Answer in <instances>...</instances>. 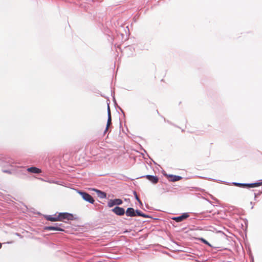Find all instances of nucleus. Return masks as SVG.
Wrapping results in <instances>:
<instances>
[{
	"label": "nucleus",
	"mask_w": 262,
	"mask_h": 262,
	"mask_svg": "<svg viewBox=\"0 0 262 262\" xmlns=\"http://www.w3.org/2000/svg\"><path fill=\"white\" fill-rule=\"evenodd\" d=\"M58 215L60 219L59 221H63L64 220L68 221L73 220V214L68 212L59 213Z\"/></svg>",
	"instance_id": "1"
},
{
	"label": "nucleus",
	"mask_w": 262,
	"mask_h": 262,
	"mask_svg": "<svg viewBox=\"0 0 262 262\" xmlns=\"http://www.w3.org/2000/svg\"><path fill=\"white\" fill-rule=\"evenodd\" d=\"M78 193L81 195L82 198L86 201L93 204L94 203V200L93 198V197L90 195L89 193L85 192H82V191H78Z\"/></svg>",
	"instance_id": "2"
},
{
	"label": "nucleus",
	"mask_w": 262,
	"mask_h": 262,
	"mask_svg": "<svg viewBox=\"0 0 262 262\" xmlns=\"http://www.w3.org/2000/svg\"><path fill=\"white\" fill-rule=\"evenodd\" d=\"M112 211L118 215H123L125 213L124 209L120 207H115Z\"/></svg>",
	"instance_id": "3"
},
{
	"label": "nucleus",
	"mask_w": 262,
	"mask_h": 262,
	"mask_svg": "<svg viewBox=\"0 0 262 262\" xmlns=\"http://www.w3.org/2000/svg\"><path fill=\"white\" fill-rule=\"evenodd\" d=\"M188 216H189V215L187 213H185L183 214L181 216L174 217L172 218V219L173 220L176 221L177 222H181L183 221V220H185L186 219H187V217H188Z\"/></svg>",
	"instance_id": "4"
},
{
	"label": "nucleus",
	"mask_w": 262,
	"mask_h": 262,
	"mask_svg": "<svg viewBox=\"0 0 262 262\" xmlns=\"http://www.w3.org/2000/svg\"><path fill=\"white\" fill-rule=\"evenodd\" d=\"M45 218L47 220L50 221L51 222H56V221H59L60 219L59 217V215H55L54 216L52 215H46L45 216Z\"/></svg>",
	"instance_id": "5"
},
{
	"label": "nucleus",
	"mask_w": 262,
	"mask_h": 262,
	"mask_svg": "<svg viewBox=\"0 0 262 262\" xmlns=\"http://www.w3.org/2000/svg\"><path fill=\"white\" fill-rule=\"evenodd\" d=\"M126 215L127 216H136L137 214L135 212V210L133 208H128L127 209L126 211Z\"/></svg>",
	"instance_id": "6"
},
{
	"label": "nucleus",
	"mask_w": 262,
	"mask_h": 262,
	"mask_svg": "<svg viewBox=\"0 0 262 262\" xmlns=\"http://www.w3.org/2000/svg\"><path fill=\"white\" fill-rule=\"evenodd\" d=\"M145 177L154 184H157L158 182L159 179L156 176L146 175Z\"/></svg>",
	"instance_id": "7"
},
{
	"label": "nucleus",
	"mask_w": 262,
	"mask_h": 262,
	"mask_svg": "<svg viewBox=\"0 0 262 262\" xmlns=\"http://www.w3.org/2000/svg\"><path fill=\"white\" fill-rule=\"evenodd\" d=\"M27 171L29 172L33 173H39L41 172V170L36 167H31L27 169Z\"/></svg>",
	"instance_id": "8"
},
{
	"label": "nucleus",
	"mask_w": 262,
	"mask_h": 262,
	"mask_svg": "<svg viewBox=\"0 0 262 262\" xmlns=\"http://www.w3.org/2000/svg\"><path fill=\"white\" fill-rule=\"evenodd\" d=\"M45 229L46 230H56V231H63V229L62 228L59 227L57 226H47L45 228Z\"/></svg>",
	"instance_id": "9"
},
{
	"label": "nucleus",
	"mask_w": 262,
	"mask_h": 262,
	"mask_svg": "<svg viewBox=\"0 0 262 262\" xmlns=\"http://www.w3.org/2000/svg\"><path fill=\"white\" fill-rule=\"evenodd\" d=\"M94 190L97 192V195L99 198L103 199V198H105L106 197V194L105 192H102L99 190L95 189H94Z\"/></svg>",
	"instance_id": "10"
},
{
	"label": "nucleus",
	"mask_w": 262,
	"mask_h": 262,
	"mask_svg": "<svg viewBox=\"0 0 262 262\" xmlns=\"http://www.w3.org/2000/svg\"><path fill=\"white\" fill-rule=\"evenodd\" d=\"M170 180L172 182L178 181L181 179V177L180 176H170Z\"/></svg>",
	"instance_id": "11"
},
{
	"label": "nucleus",
	"mask_w": 262,
	"mask_h": 262,
	"mask_svg": "<svg viewBox=\"0 0 262 262\" xmlns=\"http://www.w3.org/2000/svg\"><path fill=\"white\" fill-rule=\"evenodd\" d=\"M260 184L258 183H251V184H247L246 187L247 188H253L255 187H257L260 186Z\"/></svg>",
	"instance_id": "12"
},
{
	"label": "nucleus",
	"mask_w": 262,
	"mask_h": 262,
	"mask_svg": "<svg viewBox=\"0 0 262 262\" xmlns=\"http://www.w3.org/2000/svg\"><path fill=\"white\" fill-rule=\"evenodd\" d=\"M135 212L137 214V216H143L144 217H148V216L147 215H146V214L143 213L141 211H140L138 210H136Z\"/></svg>",
	"instance_id": "13"
},
{
	"label": "nucleus",
	"mask_w": 262,
	"mask_h": 262,
	"mask_svg": "<svg viewBox=\"0 0 262 262\" xmlns=\"http://www.w3.org/2000/svg\"><path fill=\"white\" fill-rule=\"evenodd\" d=\"M111 121H112L111 116H108V119H107V125H106V129H105V133L106 132V131L108 130L109 126L112 123Z\"/></svg>",
	"instance_id": "14"
},
{
	"label": "nucleus",
	"mask_w": 262,
	"mask_h": 262,
	"mask_svg": "<svg viewBox=\"0 0 262 262\" xmlns=\"http://www.w3.org/2000/svg\"><path fill=\"white\" fill-rule=\"evenodd\" d=\"M113 200H114L115 205H121L122 203V201L121 199H115Z\"/></svg>",
	"instance_id": "15"
},
{
	"label": "nucleus",
	"mask_w": 262,
	"mask_h": 262,
	"mask_svg": "<svg viewBox=\"0 0 262 262\" xmlns=\"http://www.w3.org/2000/svg\"><path fill=\"white\" fill-rule=\"evenodd\" d=\"M246 185L247 184L235 183V186L242 187H246Z\"/></svg>",
	"instance_id": "16"
},
{
	"label": "nucleus",
	"mask_w": 262,
	"mask_h": 262,
	"mask_svg": "<svg viewBox=\"0 0 262 262\" xmlns=\"http://www.w3.org/2000/svg\"><path fill=\"white\" fill-rule=\"evenodd\" d=\"M114 205H115V203H114V200H111V201L108 202V206L110 207H111L113 206Z\"/></svg>",
	"instance_id": "17"
},
{
	"label": "nucleus",
	"mask_w": 262,
	"mask_h": 262,
	"mask_svg": "<svg viewBox=\"0 0 262 262\" xmlns=\"http://www.w3.org/2000/svg\"><path fill=\"white\" fill-rule=\"evenodd\" d=\"M134 194H135V198H136V200H137V201H138L139 202H141V201H140V199H139V197H138V195H137V194L136 192V191H134Z\"/></svg>",
	"instance_id": "18"
},
{
	"label": "nucleus",
	"mask_w": 262,
	"mask_h": 262,
	"mask_svg": "<svg viewBox=\"0 0 262 262\" xmlns=\"http://www.w3.org/2000/svg\"><path fill=\"white\" fill-rule=\"evenodd\" d=\"M107 113H108V117L111 116V111H110V106L108 105V108H107Z\"/></svg>",
	"instance_id": "19"
},
{
	"label": "nucleus",
	"mask_w": 262,
	"mask_h": 262,
	"mask_svg": "<svg viewBox=\"0 0 262 262\" xmlns=\"http://www.w3.org/2000/svg\"><path fill=\"white\" fill-rule=\"evenodd\" d=\"M202 241L205 244H208L209 245L208 243L205 240V239H202Z\"/></svg>",
	"instance_id": "20"
},
{
	"label": "nucleus",
	"mask_w": 262,
	"mask_h": 262,
	"mask_svg": "<svg viewBox=\"0 0 262 262\" xmlns=\"http://www.w3.org/2000/svg\"><path fill=\"white\" fill-rule=\"evenodd\" d=\"M2 247V245L0 243V248Z\"/></svg>",
	"instance_id": "21"
}]
</instances>
